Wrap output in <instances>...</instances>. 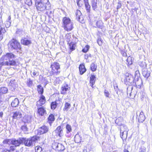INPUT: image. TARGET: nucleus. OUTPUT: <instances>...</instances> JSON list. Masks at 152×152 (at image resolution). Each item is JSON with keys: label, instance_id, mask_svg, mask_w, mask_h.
<instances>
[{"label": "nucleus", "instance_id": "473e14b6", "mask_svg": "<svg viewBox=\"0 0 152 152\" xmlns=\"http://www.w3.org/2000/svg\"><path fill=\"white\" fill-rule=\"evenodd\" d=\"M97 0H93L92 2V7L94 10L97 8Z\"/></svg>", "mask_w": 152, "mask_h": 152}, {"label": "nucleus", "instance_id": "69168bd1", "mask_svg": "<svg viewBox=\"0 0 152 152\" xmlns=\"http://www.w3.org/2000/svg\"><path fill=\"white\" fill-rule=\"evenodd\" d=\"M19 152L18 151V152Z\"/></svg>", "mask_w": 152, "mask_h": 152}, {"label": "nucleus", "instance_id": "c9c22d12", "mask_svg": "<svg viewBox=\"0 0 152 152\" xmlns=\"http://www.w3.org/2000/svg\"><path fill=\"white\" fill-rule=\"evenodd\" d=\"M71 106L70 104L68 102H66L64 104V107L63 108V110L64 111H67Z\"/></svg>", "mask_w": 152, "mask_h": 152}, {"label": "nucleus", "instance_id": "1a4fd4ad", "mask_svg": "<svg viewBox=\"0 0 152 152\" xmlns=\"http://www.w3.org/2000/svg\"><path fill=\"white\" fill-rule=\"evenodd\" d=\"M49 130V128L45 126H43L39 128L38 130V133L42 134L47 133Z\"/></svg>", "mask_w": 152, "mask_h": 152}, {"label": "nucleus", "instance_id": "aec40b11", "mask_svg": "<svg viewBox=\"0 0 152 152\" xmlns=\"http://www.w3.org/2000/svg\"><path fill=\"white\" fill-rule=\"evenodd\" d=\"M6 32L5 29L4 28L0 26V41L3 39Z\"/></svg>", "mask_w": 152, "mask_h": 152}, {"label": "nucleus", "instance_id": "6e6552de", "mask_svg": "<svg viewBox=\"0 0 152 152\" xmlns=\"http://www.w3.org/2000/svg\"><path fill=\"white\" fill-rule=\"evenodd\" d=\"M51 67L52 68L51 71L53 74L57 73L58 72V70L60 69V66L59 63L54 62L51 64Z\"/></svg>", "mask_w": 152, "mask_h": 152}, {"label": "nucleus", "instance_id": "de8ad7c7", "mask_svg": "<svg viewBox=\"0 0 152 152\" xmlns=\"http://www.w3.org/2000/svg\"><path fill=\"white\" fill-rule=\"evenodd\" d=\"M89 48V46L88 45H86L85 47L83 49L82 51L84 53H86L88 51Z\"/></svg>", "mask_w": 152, "mask_h": 152}, {"label": "nucleus", "instance_id": "72a5a7b5", "mask_svg": "<svg viewBox=\"0 0 152 152\" xmlns=\"http://www.w3.org/2000/svg\"><path fill=\"white\" fill-rule=\"evenodd\" d=\"M90 67L91 70L93 72H94L96 70L97 66L94 63H92Z\"/></svg>", "mask_w": 152, "mask_h": 152}, {"label": "nucleus", "instance_id": "412c9836", "mask_svg": "<svg viewBox=\"0 0 152 152\" xmlns=\"http://www.w3.org/2000/svg\"><path fill=\"white\" fill-rule=\"evenodd\" d=\"M12 139H6L3 141V145L4 147L7 146V145H10L12 144Z\"/></svg>", "mask_w": 152, "mask_h": 152}, {"label": "nucleus", "instance_id": "13d9d810", "mask_svg": "<svg viewBox=\"0 0 152 152\" xmlns=\"http://www.w3.org/2000/svg\"><path fill=\"white\" fill-rule=\"evenodd\" d=\"M3 115V113L2 112H0V116L1 117H2Z\"/></svg>", "mask_w": 152, "mask_h": 152}, {"label": "nucleus", "instance_id": "7c9ffc66", "mask_svg": "<svg viewBox=\"0 0 152 152\" xmlns=\"http://www.w3.org/2000/svg\"><path fill=\"white\" fill-rule=\"evenodd\" d=\"M128 132L126 131H124L122 132H120L121 134V137L122 139L125 140L127 138V135Z\"/></svg>", "mask_w": 152, "mask_h": 152}, {"label": "nucleus", "instance_id": "ddd939ff", "mask_svg": "<svg viewBox=\"0 0 152 152\" xmlns=\"http://www.w3.org/2000/svg\"><path fill=\"white\" fill-rule=\"evenodd\" d=\"M45 97L41 95L39 100L37 102V107L40 106L44 104L45 102Z\"/></svg>", "mask_w": 152, "mask_h": 152}, {"label": "nucleus", "instance_id": "f8f14e48", "mask_svg": "<svg viewBox=\"0 0 152 152\" xmlns=\"http://www.w3.org/2000/svg\"><path fill=\"white\" fill-rule=\"evenodd\" d=\"M24 140V138H22L20 139L19 140H16L15 139H12V144L15 146H18L20 144L23 142Z\"/></svg>", "mask_w": 152, "mask_h": 152}, {"label": "nucleus", "instance_id": "a878e982", "mask_svg": "<svg viewBox=\"0 0 152 152\" xmlns=\"http://www.w3.org/2000/svg\"><path fill=\"white\" fill-rule=\"evenodd\" d=\"M48 122L50 126H51L52 122L53 121L55 120L54 115L52 114H50L49 115L48 118Z\"/></svg>", "mask_w": 152, "mask_h": 152}, {"label": "nucleus", "instance_id": "e2e57ef3", "mask_svg": "<svg viewBox=\"0 0 152 152\" xmlns=\"http://www.w3.org/2000/svg\"><path fill=\"white\" fill-rule=\"evenodd\" d=\"M46 14L47 15H48V12H46Z\"/></svg>", "mask_w": 152, "mask_h": 152}, {"label": "nucleus", "instance_id": "4d7b16f0", "mask_svg": "<svg viewBox=\"0 0 152 152\" xmlns=\"http://www.w3.org/2000/svg\"><path fill=\"white\" fill-rule=\"evenodd\" d=\"M77 5L79 7H81V4L79 3V2L81 0H76Z\"/></svg>", "mask_w": 152, "mask_h": 152}, {"label": "nucleus", "instance_id": "49530a36", "mask_svg": "<svg viewBox=\"0 0 152 152\" xmlns=\"http://www.w3.org/2000/svg\"><path fill=\"white\" fill-rule=\"evenodd\" d=\"M21 129L22 130L24 131L25 133H28V129L26 126H22Z\"/></svg>", "mask_w": 152, "mask_h": 152}, {"label": "nucleus", "instance_id": "4c0bfd02", "mask_svg": "<svg viewBox=\"0 0 152 152\" xmlns=\"http://www.w3.org/2000/svg\"><path fill=\"white\" fill-rule=\"evenodd\" d=\"M133 88L132 87H129L127 88V94L128 96H131L132 95L131 93L132 92L131 91Z\"/></svg>", "mask_w": 152, "mask_h": 152}, {"label": "nucleus", "instance_id": "2f4dec72", "mask_svg": "<svg viewBox=\"0 0 152 152\" xmlns=\"http://www.w3.org/2000/svg\"><path fill=\"white\" fill-rule=\"evenodd\" d=\"M15 80H11L9 83V86H10V88L13 91L15 88V85L14 84Z\"/></svg>", "mask_w": 152, "mask_h": 152}, {"label": "nucleus", "instance_id": "4be33fe9", "mask_svg": "<svg viewBox=\"0 0 152 152\" xmlns=\"http://www.w3.org/2000/svg\"><path fill=\"white\" fill-rule=\"evenodd\" d=\"M82 137L78 134H76L74 137V141L77 143H80L81 142Z\"/></svg>", "mask_w": 152, "mask_h": 152}, {"label": "nucleus", "instance_id": "58836bf2", "mask_svg": "<svg viewBox=\"0 0 152 152\" xmlns=\"http://www.w3.org/2000/svg\"><path fill=\"white\" fill-rule=\"evenodd\" d=\"M103 24V23L102 22V21L101 20L98 21L96 23V24L97 27L99 28H101L102 27Z\"/></svg>", "mask_w": 152, "mask_h": 152}, {"label": "nucleus", "instance_id": "603ef678", "mask_svg": "<svg viewBox=\"0 0 152 152\" xmlns=\"http://www.w3.org/2000/svg\"><path fill=\"white\" fill-rule=\"evenodd\" d=\"M38 73L37 72L34 70L32 72V77H34V76L38 75Z\"/></svg>", "mask_w": 152, "mask_h": 152}, {"label": "nucleus", "instance_id": "8fccbe9b", "mask_svg": "<svg viewBox=\"0 0 152 152\" xmlns=\"http://www.w3.org/2000/svg\"><path fill=\"white\" fill-rule=\"evenodd\" d=\"M36 152H41L42 148L40 146H37L35 148Z\"/></svg>", "mask_w": 152, "mask_h": 152}, {"label": "nucleus", "instance_id": "a19ab883", "mask_svg": "<svg viewBox=\"0 0 152 152\" xmlns=\"http://www.w3.org/2000/svg\"><path fill=\"white\" fill-rule=\"evenodd\" d=\"M11 18L10 16H9L6 21V26L7 28L9 27L11 25V22L10 21L11 20Z\"/></svg>", "mask_w": 152, "mask_h": 152}, {"label": "nucleus", "instance_id": "a18cd8bd", "mask_svg": "<svg viewBox=\"0 0 152 152\" xmlns=\"http://www.w3.org/2000/svg\"><path fill=\"white\" fill-rule=\"evenodd\" d=\"M57 106L56 102H52L51 104V107L52 109H54Z\"/></svg>", "mask_w": 152, "mask_h": 152}, {"label": "nucleus", "instance_id": "3c124183", "mask_svg": "<svg viewBox=\"0 0 152 152\" xmlns=\"http://www.w3.org/2000/svg\"><path fill=\"white\" fill-rule=\"evenodd\" d=\"M104 95L107 97H109L110 95L109 92L107 90H105L104 92Z\"/></svg>", "mask_w": 152, "mask_h": 152}, {"label": "nucleus", "instance_id": "20e7f679", "mask_svg": "<svg viewBox=\"0 0 152 152\" xmlns=\"http://www.w3.org/2000/svg\"><path fill=\"white\" fill-rule=\"evenodd\" d=\"M9 49L16 50L18 51L20 50L21 46L19 42L15 39H13L10 41L8 44Z\"/></svg>", "mask_w": 152, "mask_h": 152}, {"label": "nucleus", "instance_id": "dca6fc26", "mask_svg": "<svg viewBox=\"0 0 152 152\" xmlns=\"http://www.w3.org/2000/svg\"><path fill=\"white\" fill-rule=\"evenodd\" d=\"M70 89V88L67 85H64L61 87L62 91L61 93L62 94H66V92L67 91H69Z\"/></svg>", "mask_w": 152, "mask_h": 152}, {"label": "nucleus", "instance_id": "0e129e2a", "mask_svg": "<svg viewBox=\"0 0 152 152\" xmlns=\"http://www.w3.org/2000/svg\"><path fill=\"white\" fill-rule=\"evenodd\" d=\"M137 113H138V112H137Z\"/></svg>", "mask_w": 152, "mask_h": 152}, {"label": "nucleus", "instance_id": "09e8293b", "mask_svg": "<svg viewBox=\"0 0 152 152\" xmlns=\"http://www.w3.org/2000/svg\"><path fill=\"white\" fill-rule=\"evenodd\" d=\"M32 84L33 83L32 81L30 79H28L27 81V85L29 87H31L32 86Z\"/></svg>", "mask_w": 152, "mask_h": 152}, {"label": "nucleus", "instance_id": "c85d7f7f", "mask_svg": "<svg viewBox=\"0 0 152 152\" xmlns=\"http://www.w3.org/2000/svg\"><path fill=\"white\" fill-rule=\"evenodd\" d=\"M120 132H124V131H127L128 132V128L125 125L123 124L121 125L120 126Z\"/></svg>", "mask_w": 152, "mask_h": 152}, {"label": "nucleus", "instance_id": "393cba45", "mask_svg": "<svg viewBox=\"0 0 152 152\" xmlns=\"http://www.w3.org/2000/svg\"><path fill=\"white\" fill-rule=\"evenodd\" d=\"M19 103V100L17 98H15L12 101L11 103V105L13 107H16L18 105Z\"/></svg>", "mask_w": 152, "mask_h": 152}, {"label": "nucleus", "instance_id": "338daca9", "mask_svg": "<svg viewBox=\"0 0 152 152\" xmlns=\"http://www.w3.org/2000/svg\"><path fill=\"white\" fill-rule=\"evenodd\" d=\"M84 1H85V0H84Z\"/></svg>", "mask_w": 152, "mask_h": 152}, {"label": "nucleus", "instance_id": "7ed1b4c3", "mask_svg": "<svg viewBox=\"0 0 152 152\" xmlns=\"http://www.w3.org/2000/svg\"><path fill=\"white\" fill-rule=\"evenodd\" d=\"M63 26L64 29L67 31H71L73 28V23L67 17H64L62 20Z\"/></svg>", "mask_w": 152, "mask_h": 152}, {"label": "nucleus", "instance_id": "39448f33", "mask_svg": "<svg viewBox=\"0 0 152 152\" xmlns=\"http://www.w3.org/2000/svg\"><path fill=\"white\" fill-rule=\"evenodd\" d=\"M38 139V137L37 136H34L31 138L27 139L24 138L23 142L26 146H32L34 145L35 143Z\"/></svg>", "mask_w": 152, "mask_h": 152}, {"label": "nucleus", "instance_id": "4468645a", "mask_svg": "<svg viewBox=\"0 0 152 152\" xmlns=\"http://www.w3.org/2000/svg\"><path fill=\"white\" fill-rule=\"evenodd\" d=\"M54 132L57 134V136L58 135L60 137L63 135V128L60 126H58L54 131Z\"/></svg>", "mask_w": 152, "mask_h": 152}, {"label": "nucleus", "instance_id": "37998d69", "mask_svg": "<svg viewBox=\"0 0 152 152\" xmlns=\"http://www.w3.org/2000/svg\"><path fill=\"white\" fill-rule=\"evenodd\" d=\"M66 129L67 130L66 132L67 133H69L71 132L72 131L71 126L69 124H67L66 125Z\"/></svg>", "mask_w": 152, "mask_h": 152}, {"label": "nucleus", "instance_id": "0eeeda50", "mask_svg": "<svg viewBox=\"0 0 152 152\" xmlns=\"http://www.w3.org/2000/svg\"><path fill=\"white\" fill-rule=\"evenodd\" d=\"M52 147L58 151H63L65 149V147L62 144L57 142L53 143L52 145Z\"/></svg>", "mask_w": 152, "mask_h": 152}, {"label": "nucleus", "instance_id": "6e6d98bb", "mask_svg": "<svg viewBox=\"0 0 152 152\" xmlns=\"http://www.w3.org/2000/svg\"><path fill=\"white\" fill-rule=\"evenodd\" d=\"M56 83L58 84H59L61 82V80H60V78L59 77H58L56 78Z\"/></svg>", "mask_w": 152, "mask_h": 152}, {"label": "nucleus", "instance_id": "bf43d9fd", "mask_svg": "<svg viewBox=\"0 0 152 152\" xmlns=\"http://www.w3.org/2000/svg\"><path fill=\"white\" fill-rule=\"evenodd\" d=\"M124 152H129L126 149H124Z\"/></svg>", "mask_w": 152, "mask_h": 152}, {"label": "nucleus", "instance_id": "6ab92c4d", "mask_svg": "<svg viewBox=\"0 0 152 152\" xmlns=\"http://www.w3.org/2000/svg\"><path fill=\"white\" fill-rule=\"evenodd\" d=\"M145 119V117L142 111H141L140 113V114L138 117V120L139 122H142L144 121Z\"/></svg>", "mask_w": 152, "mask_h": 152}, {"label": "nucleus", "instance_id": "ea45409f", "mask_svg": "<svg viewBox=\"0 0 152 152\" xmlns=\"http://www.w3.org/2000/svg\"><path fill=\"white\" fill-rule=\"evenodd\" d=\"M37 91L39 93L41 94H42L43 92V88L40 85H39L37 86Z\"/></svg>", "mask_w": 152, "mask_h": 152}, {"label": "nucleus", "instance_id": "f3484780", "mask_svg": "<svg viewBox=\"0 0 152 152\" xmlns=\"http://www.w3.org/2000/svg\"><path fill=\"white\" fill-rule=\"evenodd\" d=\"M96 79L95 76L94 75H91V77H90V83L91 84V86L92 88L93 86L95 84Z\"/></svg>", "mask_w": 152, "mask_h": 152}, {"label": "nucleus", "instance_id": "f257e3e1", "mask_svg": "<svg viewBox=\"0 0 152 152\" xmlns=\"http://www.w3.org/2000/svg\"><path fill=\"white\" fill-rule=\"evenodd\" d=\"M15 56L12 53H8L0 59V69L4 66H14L16 62L13 60Z\"/></svg>", "mask_w": 152, "mask_h": 152}, {"label": "nucleus", "instance_id": "b1692460", "mask_svg": "<svg viewBox=\"0 0 152 152\" xmlns=\"http://www.w3.org/2000/svg\"><path fill=\"white\" fill-rule=\"evenodd\" d=\"M31 119V116L29 115H26L23 117V121L24 123H28Z\"/></svg>", "mask_w": 152, "mask_h": 152}, {"label": "nucleus", "instance_id": "2eb2a0df", "mask_svg": "<svg viewBox=\"0 0 152 152\" xmlns=\"http://www.w3.org/2000/svg\"><path fill=\"white\" fill-rule=\"evenodd\" d=\"M31 41L29 39L23 38L21 40V44L25 45H28L31 43Z\"/></svg>", "mask_w": 152, "mask_h": 152}, {"label": "nucleus", "instance_id": "5701e85b", "mask_svg": "<svg viewBox=\"0 0 152 152\" xmlns=\"http://www.w3.org/2000/svg\"><path fill=\"white\" fill-rule=\"evenodd\" d=\"M79 69L80 74L81 75L83 74L86 71L84 65L83 64L80 65Z\"/></svg>", "mask_w": 152, "mask_h": 152}, {"label": "nucleus", "instance_id": "9b49d317", "mask_svg": "<svg viewBox=\"0 0 152 152\" xmlns=\"http://www.w3.org/2000/svg\"><path fill=\"white\" fill-rule=\"evenodd\" d=\"M22 116V111L21 110L16 111L15 112L13 113L12 116L13 119H18L20 118Z\"/></svg>", "mask_w": 152, "mask_h": 152}, {"label": "nucleus", "instance_id": "864d4df0", "mask_svg": "<svg viewBox=\"0 0 152 152\" xmlns=\"http://www.w3.org/2000/svg\"><path fill=\"white\" fill-rule=\"evenodd\" d=\"M146 148L144 147H142L140 150V152H145Z\"/></svg>", "mask_w": 152, "mask_h": 152}, {"label": "nucleus", "instance_id": "052dcab7", "mask_svg": "<svg viewBox=\"0 0 152 152\" xmlns=\"http://www.w3.org/2000/svg\"><path fill=\"white\" fill-rule=\"evenodd\" d=\"M30 1H31V2L30 3H29V4H28L29 5H31V4H32V2H31V0H29Z\"/></svg>", "mask_w": 152, "mask_h": 152}, {"label": "nucleus", "instance_id": "f704fd0d", "mask_svg": "<svg viewBox=\"0 0 152 152\" xmlns=\"http://www.w3.org/2000/svg\"><path fill=\"white\" fill-rule=\"evenodd\" d=\"M142 74L144 77L148 78L150 76V72L149 71L145 70L143 71Z\"/></svg>", "mask_w": 152, "mask_h": 152}, {"label": "nucleus", "instance_id": "c03bdc74", "mask_svg": "<svg viewBox=\"0 0 152 152\" xmlns=\"http://www.w3.org/2000/svg\"><path fill=\"white\" fill-rule=\"evenodd\" d=\"M66 41L67 42L68 44L69 43V42L71 40V37L69 34H68L66 35Z\"/></svg>", "mask_w": 152, "mask_h": 152}, {"label": "nucleus", "instance_id": "79ce46f5", "mask_svg": "<svg viewBox=\"0 0 152 152\" xmlns=\"http://www.w3.org/2000/svg\"><path fill=\"white\" fill-rule=\"evenodd\" d=\"M126 61L128 64L131 65L132 63V57L130 56H129L128 57L127 59H126Z\"/></svg>", "mask_w": 152, "mask_h": 152}, {"label": "nucleus", "instance_id": "9d476101", "mask_svg": "<svg viewBox=\"0 0 152 152\" xmlns=\"http://www.w3.org/2000/svg\"><path fill=\"white\" fill-rule=\"evenodd\" d=\"M82 14L80 11L79 10H77L75 13L76 19L82 23L84 22V20L82 16Z\"/></svg>", "mask_w": 152, "mask_h": 152}, {"label": "nucleus", "instance_id": "f03ea898", "mask_svg": "<svg viewBox=\"0 0 152 152\" xmlns=\"http://www.w3.org/2000/svg\"><path fill=\"white\" fill-rule=\"evenodd\" d=\"M35 5L37 10L40 11H42L45 9L48 10L50 8L48 0H45L44 2L37 0L35 1Z\"/></svg>", "mask_w": 152, "mask_h": 152}, {"label": "nucleus", "instance_id": "e433bc0d", "mask_svg": "<svg viewBox=\"0 0 152 152\" xmlns=\"http://www.w3.org/2000/svg\"><path fill=\"white\" fill-rule=\"evenodd\" d=\"M8 91V89L7 88L3 87L0 88V92L2 94H6Z\"/></svg>", "mask_w": 152, "mask_h": 152}, {"label": "nucleus", "instance_id": "cd10ccee", "mask_svg": "<svg viewBox=\"0 0 152 152\" xmlns=\"http://www.w3.org/2000/svg\"><path fill=\"white\" fill-rule=\"evenodd\" d=\"M84 1L87 12H89L90 10V6L88 3V0H85Z\"/></svg>", "mask_w": 152, "mask_h": 152}, {"label": "nucleus", "instance_id": "680f3d73", "mask_svg": "<svg viewBox=\"0 0 152 152\" xmlns=\"http://www.w3.org/2000/svg\"><path fill=\"white\" fill-rule=\"evenodd\" d=\"M140 66H142V67L144 66V64H143V65H140Z\"/></svg>", "mask_w": 152, "mask_h": 152}, {"label": "nucleus", "instance_id": "5fc2aeb1", "mask_svg": "<svg viewBox=\"0 0 152 152\" xmlns=\"http://www.w3.org/2000/svg\"><path fill=\"white\" fill-rule=\"evenodd\" d=\"M121 54L124 56H126V53L124 50H121Z\"/></svg>", "mask_w": 152, "mask_h": 152}, {"label": "nucleus", "instance_id": "423d86ee", "mask_svg": "<svg viewBox=\"0 0 152 152\" xmlns=\"http://www.w3.org/2000/svg\"><path fill=\"white\" fill-rule=\"evenodd\" d=\"M134 78L132 75L129 73H126L124 82L126 85H129L133 83Z\"/></svg>", "mask_w": 152, "mask_h": 152}, {"label": "nucleus", "instance_id": "c756f323", "mask_svg": "<svg viewBox=\"0 0 152 152\" xmlns=\"http://www.w3.org/2000/svg\"><path fill=\"white\" fill-rule=\"evenodd\" d=\"M15 149V147L13 146H11L10 148L8 149H5L2 152H12Z\"/></svg>", "mask_w": 152, "mask_h": 152}, {"label": "nucleus", "instance_id": "a211bd4d", "mask_svg": "<svg viewBox=\"0 0 152 152\" xmlns=\"http://www.w3.org/2000/svg\"><path fill=\"white\" fill-rule=\"evenodd\" d=\"M37 113L39 115L43 116L46 113V110L43 108L41 107L38 108Z\"/></svg>", "mask_w": 152, "mask_h": 152}, {"label": "nucleus", "instance_id": "bb28decb", "mask_svg": "<svg viewBox=\"0 0 152 152\" xmlns=\"http://www.w3.org/2000/svg\"><path fill=\"white\" fill-rule=\"evenodd\" d=\"M69 44L70 50L72 51L75 49L76 45L75 43L73 42H71L70 43H69Z\"/></svg>", "mask_w": 152, "mask_h": 152}]
</instances>
